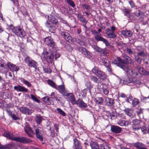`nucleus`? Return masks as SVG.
Returning a JSON list of instances; mask_svg holds the SVG:
<instances>
[{"label": "nucleus", "instance_id": "obj_1", "mask_svg": "<svg viewBox=\"0 0 149 149\" xmlns=\"http://www.w3.org/2000/svg\"><path fill=\"white\" fill-rule=\"evenodd\" d=\"M44 43L52 49L44 48L41 54V57L48 62H52L54 59L59 57L60 55L58 52L56 45L53 39L50 36H48L44 39Z\"/></svg>", "mask_w": 149, "mask_h": 149}, {"label": "nucleus", "instance_id": "obj_2", "mask_svg": "<svg viewBox=\"0 0 149 149\" xmlns=\"http://www.w3.org/2000/svg\"><path fill=\"white\" fill-rule=\"evenodd\" d=\"M118 61H115L114 63L117 65L122 68L124 71L127 72L128 74L131 76L133 77L137 75V73L134 69L130 68L127 64H125L126 62L124 61L120 58H117Z\"/></svg>", "mask_w": 149, "mask_h": 149}, {"label": "nucleus", "instance_id": "obj_3", "mask_svg": "<svg viewBox=\"0 0 149 149\" xmlns=\"http://www.w3.org/2000/svg\"><path fill=\"white\" fill-rule=\"evenodd\" d=\"M3 136L9 139L24 143H29L32 141L30 139L25 137H15L12 133L8 132H5L3 134Z\"/></svg>", "mask_w": 149, "mask_h": 149}, {"label": "nucleus", "instance_id": "obj_4", "mask_svg": "<svg viewBox=\"0 0 149 149\" xmlns=\"http://www.w3.org/2000/svg\"><path fill=\"white\" fill-rule=\"evenodd\" d=\"M24 61L27 65L30 67H33L35 68H37V64L36 62L33 60L29 56L27 55H24Z\"/></svg>", "mask_w": 149, "mask_h": 149}, {"label": "nucleus", "instance_id": "obj_5", "mask_svg": "<svg viewBox=\"0 0 149 149\" xmlns=\"http://www.w3.org/2000/svg\"><path fill=\"white\" fill-rule=\"evenodd\" d=\"M92 72L101 79L103 80L106 78V75L105 73L100 70L97 67L93 68L92 70Z\"/></svg>", "mask_w": 149, "mask_h": 149}, {"label": "nucleus", "instance_id": "obj_6", "mask_svg": "<svg viewBox=\"0 0 149 149\" xmlns=\"http://www.w3.org/2000/svg\"><path fill=\"white\" fill-rule=\"evenodd\" d=\"M60 33L61 36L66 41L70 43L73 42V40L68 32L64 30L61 31Z\"/></svg>", "mask_w": 149, "mask_h": 149}, {"label": "nucleus", "instance_id": "obj_7", "mask_svg": "<svg viewBox=\"0 0 149 149\" xmlns=\"http://www.w3.org/2000/svg\"><path fill=\"white\" fill-rule=\"evenodd\" d=\"M132 128L134 131L138 130L141 128L140 126V123H141V121L137 119L133 120L132 121Z\"/></svg>", "mask_w": 149, "mask_h": 149}, {"label": "nucleus", "instance_id": "obj_8", "mask_svg": "<svg viewBox=\"0 0 149 149\" xmlns=\"http://www.w3.org/2000/svg\"><path fill=\"white\" fill-rule=\"evenodd\" d=\"M24 130L26 133L30 137H32L33 136V131L30 127L29 125L27 124H25Z\"/></svg>", "mask_w": 149, "mask_h": 149}, {"label": "nucleus", "instance_id": "obj_9", "mask_svg": "<svg viewBox=\"0 0 149 149\" xmlns=\"http://www.w3.org/2000/svg\"><path fill=\"white\" fill-rule=\"evenodd\" d=\"M73 148L74 149H82V146L80 142L76 138L73 139Z\"/></svg>", "mask_w": 149, "mask_h": 149}, {"label": "nucleus", "instance_id": "obj_10", "mask_svg": "<svg viewBox=\"0 0 149 149\" xmlns=\"http://www.w3.org/2000/svg\"><path fill=\"white\" fill-rule=\"evenodd\" d=\"M65 96H66L68 97V99L70 101L72 104H75V103L76 101H75L74 95L72 93H66Z\"/></svg>", "mask_w": 149, "mask_h": 149}, {"label": "nucleus", "instance_id": "obj_11", "mask_svg": "<svg viewBox=\"0 0 149 149\" xmlns=\"http://www.w3.org/2000/svg\"><path fill=\"white\" fill-rule=\"evenodd\" d=\"M78 50L80 52L82 53L87 57H90L91 56L90 52L83 47H79L78 49Z\"/></svg>", "mask_w": 149, "mask_h": 149}, {"label": "nucleus", "instance_id": "obj_12", "mask_svg": "<svg viewBox=\"0 0 149 149\" xmlns=\"http://www.w3.org/2000/svg\"><path fill=\"white\" fill-rule=\"evenodd\" d=\"M57 90H58L59 92L64 96H65V94L67 93V91L65 89L63 84L58 86Z\"/></svg>", "mask_w": 149, "mask_h": 149}, {"label": "nucleus", "instance_id": "obj_13", "mask_svg": "<svg viewBox=\"0 0 149 149\" xmlns=\"http://www.w3.org/2000/svg\"><path fill=\"white\" fill-rule=\"evenodd\" d=\"M137 50L138 51L137 53V56L143 57L147 56V53L143 49L139 47L137 48Z\"/></svg>", "mask_w": 149, "mask_h": 149}, {"label": "nucleus", "instance_id": "obj_14", "mask_svg": "<svg viewBox=\"0 0 149 149\" xmlns=\"http://www.w3.org/2000/svg\"><path fill=\"white\" fill-rule=\"evenodd\" d=\"M111 130L114 133L118 134L121 132L122 129L121 127L117 126L112 125L111 126Z\"/></svg>", "mask_w": 149, "mask_h": 149}, {"label": "nucleus", "instance_id": "obj_15", "mask_svg": "<svg viewBox=\"0 0 149 149\" xmlns=\"http://www.w3.org/2000/svg\"><path fill=\"white\" fill-rule=\"evenodd\" d=\"M35 131L36 137L40 141H43V135L41 133V130H40V128H37Z\"/></svg>", "mask_w": 149, "mask_h": 149}, {"label": "nucleus", "instance_id": "obj_16", "mask_svg": "<svg viewBox=\"0 0 149 149\" xmlns=\"http://www.w3.org/2000/svg\"><path fill=\"white\" fill-rule=\"evenodd\" d=\"M14 89L17 91L21 92H27L28 91V89H27L20 85H18L17 86H14Z\"/></svg>", "mask_w": 149, "mask_h": 149}, {"label": "nucleus", "instance_id": "obj_17", "mask_svg": "<svg viewBox=\"0 0 149 149\" xmlns=\"http://www.w3.org/2000/svg\"><path fill=\"white\" fill-rule=\"evenodd\" d=\"M75 104H77L81 108H85L87 106L86 103L80 99H79L76 101Z\"/></svg>", "mask_w": 149, "mask_h": 149}, {"label": "nucleus", "instance_id": "obj_18", "mask_svg": "<svg viewBox=\"0 0 149 149\" xmlns=\"http://www.w3.org/2000/svg\"><path fill=\"white\" fill-rule=\"evenodd\" d=\"M105 31L106 34L109 38H114L116 37V35L115 34L114 32L111 31V29H107Z\"/></svg>", "mask_w": 149, "mask_h": 149}, {"label": "nucleus", "instance_id": "obj_19", "mask_svg": "<svg viewBox=\"0 0 149 149\" xmlns=\"http://www.w3.org/2000/svg\"><path fill=\"white\" fill-rule=\"evenodd\" d=\"M136 68L140 74L143 75H148L149 74L148 72L146 71L143 68L140 66L137 65Z\"/></svg>", "mask_w": 149, "mask_h": 149}, {"label": "nucleus", "instance_id": "obj_20", "mask_svg": "<svg viewBox=\"0 0 149 149\" xmlns=\"http://www.w3.org/2000/svg\"><path fill=\"white\" fill-rule=\"evenodd\" d=\"M19 110L22 113L25 114L31 115L32 113L30 109L25 107H21Z\"/></svg>", "mask_w": 149, "mask_h": 149}, {"label": "nucleus", "instance_id": "obj_21", "mask_svg": "<svg viewBox=\"0 0 149 149\" xmlns=\"http://www.w3.org/2000/svg\"><path fill=\"white\" fill-rule=\"evenodd\" d=\"M104 103H105L108 106L111 107L113 106L114 104V102L112 99L106 97L105 98Z\"/></svg>", "mask_w": 149, "mask_h": 149}, {"label": "nucleus", "instance_id": "obj_22", "mask_svg": "<svg viewBox=\"0 0 149 149\" xmlns=\"http://www.w3.org/2000/svg\"><path fill=\"white\" fill-rule=\"evenodd\" d=\"M101 34L100 33H98L95 36V40L97 41H101L104 42H106V39L101 37Z\"/></svg>", "mask_w": 149, "mask_h": 149}, {"label": "nucleus", "instance_id": "obj_23", "mask_svg": "<svg viewBox=\"0 0 149 149\" xmlns=\"http://www.w3.org/2000/svg\"><path fill=\"white\" fill-rule=\"evenodd\" d=\"M7 148L8 149H24L23 147L16 145L14 144H7Z\"/></svg>", "mask_w": 149, "mask_h": 149}, {"label": "nucleus", "instance_id": "obj_24", "mask_svg": "<svg viewBox=\"0 0 149 149\" xmlns=\"http://www.w3.org/2000/svg\"><path fill=\"white\" fill-rule=\"evenodd\" d=\"M20 26L14 27L12 26L11 27V29L12 32L16 35H19V32L21 29Z\"/></svg>", "mask_w": 149, "mask_h": 149}, {"label": "nucleus", "instance_id": "obj_25", "mask_svg": "<svg viewBox=\"0 0 149 149\" xmlns=\"http://www.w3.org/2000/svg\"><path fill=\"white\" fill-rule=\"evenodd\" d=\"M126 114L130 117L133 118L134 116L133 110L129 108H127L124 110Z\"/></svg>", "mask_w": 149, "mask_h": 149}, {"label": "nucleus", "instance_id": "obj_26", "mask_svg": "<svg viewBox=\"0 0 149 149\" xmlns=\"http://www.w3.org/2000/svg\"><path fill=\"white\" fill-rule=\"evenodd\" d=\"M94 101L97 105L102 104L104 102L103 98L101 97H98L94 99Z\"/></svg>", "mask_w": 149, "mask_h": 149}, {"label": "nucleus", "instance_id": "obj_27", "mask_svg": "<svg viewBox=\"0 0 149 149\" xmlns=\"http://www.w3.org/2000/svg\"><path fill=\"white\" fill-rule=\"evenodd\" d=\"M9 67L10 71L12 72H13L14 71L17 72L19 69V66H17L14 64H11L9 66Z\"/></svg>", "mask_w": 149, "mask_h": 149}, {"label": "nucleus", "instance_id": "obj_28", "mask_svg": "<svg viewBox=\"0 0 149 149\" xmlns=\"http://www.w3.org/2000/svg\"><path fill=\"white\" fill-rule=\"evenodd\" d=\"M90 145L92 149H100L99 145L96 142H91Z\"/></svg>", "mask_w": 149, "mask_h": 149}, {"label": "nucleus", "instance_id": "obj_29", "mask_svg": "<svg viewBox=\"0 0 149 149\" xmlns=\"http://www.w3.org/2000/svg\"><path fill=\"white\" fill-rule=\"evenodd\" d=\"M117 124L121 126H126L129 125V122L124 120H120L117 122Z\"/></svg>", "mask_w": 149, "mask_h": 149}, {"label": "nucleus", "instance_id": "obj_30", "mask_svg": "<svg viewBox=\"0 0 149 149\" xmlns=\"http://www.w3.org/2000/svg\"><path fill=\"white\" fill-rule=\"evenodd\" d=\"M122 34L123 35L127 36H131L132 33L131 31L127 30H123L122 31Z\"/></svg>", "mask_w": 149, "mask_h": 149}, {"label": "nucleus", "instance_id": "obj_31", "mask_svg": "<svg viewBox=\"0 0 149 149\" xmlns=\"http://www.w3.org/2000/svg\"><path fill=\"white\" fill-rule=\"evenodd\" d=\"M123 57L124 58V60L126 61L123 60L124 61L126 62L125 64H127V63H131L132 62V59L128 56L126 55L123 56Z\"/></svg>", "mask_w": 149, "mask_h": 149}, {"label": "nucleus", "instance_id": "obj_32", "mask_svg": "<svg viewBox=\"0 0 149 149\" xmlns=\"http://www.w3.org/2000/svg\"><path fill=\"white\" fill-rule=\"evenodd\" d=\"M42 100L47 104L50 105L51 104L50 98L48 96H46L42 98Z\"/></svg>", "mask_w": 149, "mask_h": 149}, {"label": "nucleus", "instance_id": "obj_33", "mask_svg": "<svg viewBox=\"0 0 149 149\" xmlns=\"http://www.w3.org/2000/svg\"><path fill=\"white\" fill-rule=\"evenodd\" d=\"M20 80L23 83L26 85L28 87H30L31 86V84L28 81L26 80L24 78H20Z\"/></svg>", "mask_w": 149, "mask_h": 149}, {"label": "nucleus", "instance_id": "obj_34", "mask_svg": "<svg viewBox=\"0 0 149 149\" xmlns=\"http://www.w3.org/2000/svg\"><path fill=\"white\" fill-rule=\"evenodd\" d=\"M85 86L87 87V88L90 91L91 90L93 87V85L92 84L91 82L89 81H88L86 82Z\"/></svg>", "mask_w": 149, "mask_h": 149}, {"label": "nucleus", "instance_id": "obj_35", "mask_svg": "<svg viewBox=\"0 0 149 149\" xmlns=\"http://www.w3.org/2000/svg\"><path fill=\"white\" fill-rule=\"evenodd\" d=\"M48 84L54 88L56 89H57V87L56 86V84L52 81L49 80L47 81Z\"/></svg>", "mask_w": 149, "mask_h": 149}, {"label": "nucleus", "instance_id": "obj_36", "mask_svg": "<svg viewBox=\"0 0 149 149\" xmlns=\"http://www.w3.org/2000/svg\"><path fill=\"white\" fill-rule=\"evenodd\" d=\"M26 35V33L25 31L22 29H21L19 32V35H17L18 36H19L21 38L24 37Z\"/></svg>", "mask_w": 149, "mask_h": 149}, {"label": "nucleus", "instance_id": "obj_37", "mask_svg": "<svg viewBox=\"0 0 149 149\" xmlns=\"http://www.w3.org/2000/svg\"><path fill=\"white\" fill-rule=\"evenodd\" d=\"M137 115L140 118L143 117V110L141 109H139L136 111Z\"/></svg>", "mask_w": 149, "mask_h": 149}, {"label": "nucleus", "instance_id": "obj_38", "mask_svg": "<svg viewBox=\"0 0 149 149\" xmlns=\"http://www.w3.org/2000/svg\"><path fill=\"white\" fill-rule=\"evenodd\" d=\"M91 80L95 83L98 84L100 82L99 79L95 76H91Z\"/></svg>", "mask_w": 149, "mask_h": 149}, {"label": "nucleus", "instance_id": "obj_39", "mask_svg": "<svg viewBox=\"0 0 149 149\" xmlns=\"http://www.w3.org/2000/svg\"><path fill=\"white\" fill-rule=\"evenodd\" d=\"M96 49L97 52H99L100 54L102 55H104L105 53V49L97 47L96 48Z\"/></svg>", "mask_w": 149, "mask_h": 149}, {"label": "nucleus", "instance_id": "obj_40", "mask_svg": "<svg viewBox=\"0 0 149 149\" xmlns=\"http://www.w3.org/2000/svg\"><path fill=\"white\" fill-rule=\"evenodd\" d=\"M49 20L53 24H56L57 22V19L54 17L52 15H50V18L49 19Z\"/></svg>", "mask_w": 149, "mask_h": 149}, {"label": "nucleus", "instance_id": "obj_41", "mask_svg": "<svg viewBox=\"0 0 149 149\" xmlns=\"http://www.w3.org/2000/svg\"><path fill=\"white\" fill-rule=\"evenodd\" d=\"M135 146L138 149H142L143 147L146 146L145 145L141 143H137L135 144Z\"/></svg>", "mask_w": 149, "mask_h": 149}, {"label": "nucleus", "instance_id": "obj_42", "mask_svg": "<svg viewBox=\"0 0 149 149\" xmlns=\"http://www.w3.org/2000/svg\"><path fill=\"white\" fill-rule=\"evenodd\" d=\"M131 10L130 9H127L125 8L123 9V11L124 12L125 15L127 16V15L129 14L130 13L131 11Z\"/></svg>", "mask_w": 149, "mask_h": 149}, {"label": "nucleus", "instance_id": "obj_43", "mask_svg": "<svg viewBox=\"0 0 149 149\" xmlns=\"http://www.w3.org/2000/svg\"><path fill=\"white\" fill-rule=\"evenodd\" d=\"M56 110L58 111V113L64 116L66 115L65 113L60 108H57Z\"/></svg>", "mask_w": 149, "mask_h": 149}, {"label": "nucleus", "instance_id": "obj_44", "mask_svg": "<svg viewBox=\"0 0 149 149\" xmlns=\"http://www.w3.org/2000/svg\"><path fill=\"white\" fill-rule=\"evenodd\" d=\"M139 102V100L137 98H134L132 100V103L133 106L137 105Z\"/></svg>", "mask_w": 149, "mask_h": 149}, {"label": "nucleus", "instance_id": "obj_45", "mask_svg": "<svg viewBox=\"0 0 149 149\" xmlns=\"http://www.w3.org/2000/svg\"><path fill=\"white\" fill-rule=\"evenodd\" d=\"M106 42H104L105 43L106 46L108 47V48L112 50H114V47L112 45L109 44L108 41L106 40Z\"/></svg>", "mask_w": 149, "mask_h": 149}, {"label": "nucleus", "instance_id": "obj_46", "mask_svg": "<svg viewBox=\"0 0 149 149\" xmlns=\"http://www.w3.org/2000/svg\"><path fill=\"white\" fill-rule=\"evenodd\" d=\"M43 118L40 115H37L36 117V121L37 123L40 124L42 121Z\"/></svg>", "mask_w": 149, "mask_h": 149}, {"label": "nucleus", "instance_id": "obj_47", "mask_svg": "<svg viewBox=\"0 0 149 149\" xmlns=\"http://www.w3.org/2000/svg\"><path fill=\"white\" fill-rule=\"evenodd\" d=\"M67 2L72 7L74 8L75 7V4L73 1L72 0H67Z\"/></svg>", "mask_w": 149, "mask_h": 149}, {"label": "nucleus", "instance_id": "obj_48", "mask_svg": "<svg viewBox=\"0 0 149 149\" xmlns=\"http://www.w3.org/2000/svg\"><path fill=\"white\" fill-rule=\"evenodd\" d=\"M135 61L139 64H140L141 63L142 59L139 56H136L135 57Z\"/></svg>", "mask_w": 149, "mask_h": 149}, {"label": "nucleus", "instance_id": "obj_49", "mask_svg": "<svg viewBox=\"0 0 149 149\" xmlns=\"http://www.w3.org/2000/svg\"><path fill=\"white\" fill-rule=\"evenodd\" d=\"M103 62V63L104 65L106 67H108L110 65V63L109 61L107 59H104V60H102Z\"/></svg>", "mask_w": 149, "mask_h": 149}, {"label": "nucleus", "instance_id": "obj_50", "mask_svg": "<svg viewBox=\"0 0 149 149\" xmlns=\"http://www.w3.org/2000/svg\"><path fill=\"white\" fill-rule=\"evenodd\" d=\"M31 99L33 100L34 101H35L36 102L38 103L40 102V100H38L35 95L32 94H31Z\"/></svg>", "mask_w": 149, "mask_h": 149}, {"label": "nucleus", "instance_id": "obj_51", "mask_svg": "<svg viewBox=\"0 0 149 149\" xmlns=\"http://www.w3.org/2000/svg\"><path fill=\"white\" fill-rule=\"evenodd\" d=\"M136 15L139 18H140L142 15V13L139 10L136 11L135 13Z\"/></svg>", "mask_w": 149, "mask_h": 149}, {"label": "nucleus", "instance_id": "obj_52", "mask_svg": "<svg viewBox=\"0 0 149 149\" xmlns=\"http://www.w3.org/2000/svg\"><path fill=\"white\" fill-rule=\"evenodd\" d=\"M81 6L84 10H85V9L88 10L90 8L89 6L88 5L85 3L81 4Z\"/></svg>", "mask_w": 149, "mask_h": 149}, {"label": "nucleus", "instance_id": "obj_53", "mask_svg": "<svg viewBox=\"0 0 149 149\" xmlns=\"http://www.w3.org/2000/svg\"><path fill=\"white\" fill-rule=\"evenodd\" d=\"M131 81L128 78H127L123 80V83L126 84H128L129 83H131Z\"/></svg>", "mask_w": 149, "mask_h": 149}, {"label": "nucleus", "instance_id": "obj_54", "mask_svg": "<svg viewBox=\"0 0 149 149\" xmlns=\"http://www.w3.org/2000/svg\"><path fill=\"white\" fill-rule=\"evenodd\" d=\"M49 29V31L53 33L54 32V31L56 29L55 27L52 26L50 27Z\"/></svg>", "mask_w": 149, "mask_h": 149}, {"label": "nucleus", "instance_id": "obj_55", "mask_svg": "<svg viewBox=\"0 0 149 149\" xmlns=\"http://www.w3.org/2000/svg\"><path fill=\"white\" fill-rule=\"evenodd\" d=\"M6 111L7 112L8 115L10 117L13 114L12 111H11L9 109L7 108L6 109Z\"/></svg>", "mask_w": 149, "mask_h": 149}, {"label": "nucleus", "instance_id": "obj_56", "mask_svg": "<svg viewBox=\"0 0 149 149\" xmlns=\"http://www.w3.org/2000/svg\"><path fill=\"white\" fill-rule=\"evenodd\" d=\"M43 70L45 72L47 73H50L51 72V69L49 68H44Z\"/></svg>", "mask_w": 149, "mask_h": 149}, {"label": "nucleus", "instance_id": "obj_57", "mask_svg": "<svg viewBox=\"0 0 149 149\" xmlns=\"http://www.w3.org/2000/svg\"><path fill=\"white\" fill-rule=\"evenodd\" d=\"M103 93L105 95H107L109 94V91L107 88H103Z\"/></svg>", "mask_w": 149, "mask_h": 149}, {"label": "nucleus", "instance_id": "obj_58", "mask_svg": "<svg viewBox=\"0 0 149 149\" xmlns=\"http://www.w3.org/2000/svg\"><path fill=\"white\" fill-rule=\"evenodd\" d=\"M14 120H16L18 119V118L17 116L15 114H13L12 115L10 116Z\"/></svg>", "mask_w": 149, "mask_h": 149}, {"label": "nucleus", "instance_id": "obj_59", "mask_svg": "<svg viewBox=\"0 0 149 149\" xmlns=\"http://www.w3.org/2000/svg\"><path fill=\"white\" fill-rule=\"evenodd\" d=\"M101 149H109L108 146L106 145H104L103 144L101 145Z\"/></svg>", "mask_w": 149, "mask_h": 149}, {"label": "nucleus", "instance_id": "obj_60", "mask_svg": "<svg viewBox=\"0 0 149 149\" xmlns=\"http://www.w3.org/2000/svg\"><path fill=\"white\" fill-rule=\"evenodd\" d=\"M51 22L49 20V21H47L45 23L46 26L48 28L52 26L51 25Z\"/></svg>", "mask_w": 149, "mask_h": 149}, {"label": "nucleus", "instance_id": "obj_61", "mask_svg": "<svg viewBox=\"0 0 149 149\" xmlns=\"http://www.w3.org/2000/svg\"><path fill=\"white\" fill-rule=\"evenodd\" d=\"M141 130L142 132H143V134L146 133L147 132V130L146 128L145 127H142V128L141 127Z\"/></svg>", "mask_w": 149, "mask_h": 149}, {"label": "nucleus", "instance_id": "obj_62", "mask_svg": "<svg viewBox=\"0 0 149 149\" xmlns=\"http://www.w3.org/2000/svg\"><path fill=\"white\" fill-rule=\"evenodd\" d=\"M80 20L81 22H82L85 24L87 23V22L86 21V19L84 17H83L82 18L80 19Z\"/></svg>", "mask_w": 149, "mask_h": 149}, {"label": "nucleus", "instance_id": "obj_63", "mask_svg": "<svg viewBox=\"0 0 149 149\" xmlns=\"http://www.w3.org/2000/svg\"><path fill=\"white\" fill-rule=\"evenodd\" d=\"M129 3L132 8H134L135 7V5L132 1L129 2Z\"/></svg>", "mask_w": 149, "mask_h": 149}, {"label": "nucleus", "instance_id": "obj_64", "mask_svg": "<svg viewBox=\"0 0 149 149\" xmlns=\"http://www.w3.org/2000/svg\"><path fill=\"white\" fill-rule=\"evenodd\" d=\"M118 117L123 119L125 117V115L122 113L119 114Z\"/></svg>", "mask_w": 149, "mask_h": 149}]
</instances>
